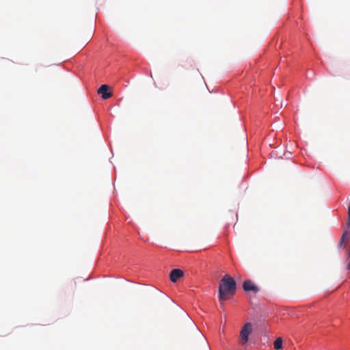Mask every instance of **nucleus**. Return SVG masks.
I'll list each match as a JSON object with an SVG mask.
<instances>
[{
	"label": "nucleus",
	"instance_id": "obj_1",
	"mask_svg": "<svg viewBox=\"0 0 350 350\" xmlns=\"http://www.w3.org/2000/svg\"><path fill=\"white\" fill-rule=\"evenodd\" d=\"M237 284L232 277L226 274L220 280L219 286V299L221 301L228 299L236 291Z\"/></svg>",
	"mask_w": 350,
	"mask_h": 350
},
{
	"label": "nucleus",
	"instance_id": "obj_2",
	"mask_svg": "<svg viewBox=\"0 0 350 350\" xmlns=\"http://www.w3.org/2000/svg\"><path fill=\"white\" fill-rule=\"evenodd\" d=\"M339 247H342L345 250V254L347 258L350 257V231L345 230L338 244Z\"/></svg>",
	"mask_w": 350,
	"mask_h": 350
},
{
	"label": "nucleus",
	"instance_id": "obj_3",
	"mask_svg": "<svg viewBox=\"0 0 350 350\" xmlns=\"http://www.w3.org/2000/svg\"><path fill=\"white\" fill-rule=\"evenodd\" d=\"M252 325L250 323H246L241 329L240 332L241 339L240 343L241 345H245L249 339V336L252 333Z\"/></svg>",
	"mask_w": 350,
	"mask_h": 350
},
{
	"label": "nucleus",
	"instance_id": "obj_4",
	"mask_svg": "<svg viewBox=\"0 0 350 350\" xmlns=\"http://www.w3.org/2000/svg\"><path fill=\"white\" fill-rule=\"evenodd\" d=\"M183 275L184 273L182 270L179 269H174L171 271L170 278L172 282H176L179 278L183 276Z\"/></svg>",
	"mask_w": 350,
	"mask_h": 350
},
{
	"label": "nucleus",
	"instance_id": "obj_5",
	"mask_svg": "<svg viewBox=\"0 0 350 350\" xmlns=\"http://www.w3.org/2000/svg\"><path fill=\"white\" fill-rule=\"evenodd\" d=\"M243 287L244 291L246 292L253 291L256 293L258 291V286H256L251 280L245 281L243 282Z\"/></svg>",
	"mask_w": 350,
	"mask_h": 350
},
{
	"label": "nucleus",
	"instance_id": "obj_6",
	"mask_svg": "<svg viewBox=\"0 0 350 350\" xmlns=\"http://www.w3.org/2000/svg\"><path fill=\"white\" fill-rule=\"evenodd\" d=\"M109 87L106 85L103 84L102 85L98 90V93L102 95V98L103 99H107L110 98L112 96L111 92H107Z\"/></svg>",
	"mask_w": 350,
	"mask_h": 350
},
{
	"label": "nucleus",
	"instance_id": "obj_7",
	"mask_svg": "<svg viewBox=\"0 0 350 350\" xmlns=\"http://www.w3.org/2000/svg\"><path fill=\"white\" fill-rule=\"evenodd\" d=\"M273 347L275 349L278 350L282 348V339L278 337L273 342Z\"/></svg>",
	"mask_w": 350,
	"mask_h": 350
},
{
	"label": "nucleus",
	"instance_id": "obj_8",
	"mask_svg": "<svg viewBox=\"0 0 350 350\" xmlns=\"http://www.w3.org/2000/svg\"><path fill=\"white\" fill-rule=\"evenodd\" d=\"M347 226L349 228H350V211H348V222H347Z\"/></svg>",
	"mask_w": 350,
	"mask_h": 350
},
{
	"label": "nucleus",
	"instance_id": "obj_9",
	"mask_svg": "<svg viewBox=\"0 0 350 350\" xmlns=\"http://www.w3.org/2000/svg\"><path fill=\"white\" fill-rule=\"evenodd\" d=\"M347 269L350 270V262L347 265Z\"/></svg>",
	"mask_w": 350,
	"mask_h": 350
}]
</instances>
